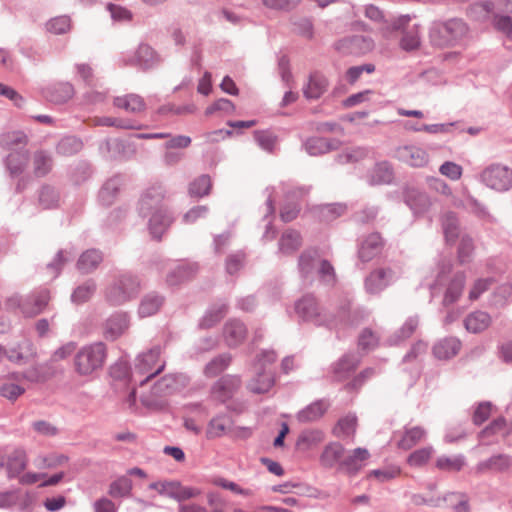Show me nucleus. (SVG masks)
<instances>
[{
    "label": "nucleus",
    "instance_id": "obj_1",
    "mask_svg": "<svg viewBox=\"0 0 512 512\" xmlns=\"http://www.w3.org/2000/svg\"><path fill=\"white\" fill-rule=\"evenodd\" d=\"M295 311L303 321L312 322L315 325H325L332 328L353 327L359 324L364 317V312L360 310L350 311V305L345 304L338 312L337 317H330L322 312L317 300L312 295H305L295 303Z\"/></svg>",
    "mask_w": 512,
    "mask_h": 512
},
{
    "label": "nucleus",
    "instance_id": "obj_2",
    "mask_svg": "<svg viewBox=\"0 0 512 512\" xmlns=\"http://www.w3.org/2000/svg\"><path fill=\"white\" fill-rule=\"evenodd\" d=\"M450 271L451 264L449 262L442 263L435 282L430 286L432 297H436L441 292L443 293L441 304L444 308H448L458 302L463 294L466 283L464 272H456L448 279L447 276Z\"/></svg>",
    "mask_w": 512,
    "mask_h": 512
},
{
    "label": "nucleus",
    "instance_id": "obj_3",
    "mask_svg": "<svg viewBox=\"0 0 512 512\" xmlns=\"http://www.w3.org/2000/svg\"><path fill=\"white\" fill-rule=\"evenodd\" d=\"M107 357V347L103 342H95L81 347L74 356V368L78 375L89 376L100 370Z\"/></svg>",
    "mask_w": 512,
    "mask_h": 512
},
{
    "label": "nucleus",
    "instance_id": "obj_4",
    "mask_svg": "<svg viewBox=\"0 0 512 512\" xmlns=\"http://www.w3.org/2000/svg\"><path fill=\"white\" fill-rule=\"evenodd\" d=\"M161 352V347L155 345L137 356L132 371V380L134 382H139L140 385H143L164 370L166 363L160 357Z\"/></svg>",
    "mask_w": 512,
    "mask_h": 512
},
{
    "label": "nucleus",
    "instance_id": "obj_5",
    "mask_svg": "<svg viewBox=\"0 0 512 512\" xmlns=\"http://www.w3.org/2000/svg\"><path fill=\"white\" fill-rule=\"evenodd\" d=\"M468 28L461 19L435 22L430 28L431 43L438 47L453 46L467 34Z\"/></svg>",
    "mask_w": 512,
    "mask_h": 512
},
{
    "label": "nucleus",
    "instance_id": "obj_6",
    "mask_svg": "<svg viewBox=\"0 0 512 512\" xmlns=\"http://www.w3.org/2000/svg\"><path fill=\"white\" fill-rule=\"evenodd\" d=\"M479 180L495 191H508L512 187V168L501 163H493L482 170Z\"/></svg>",
    "mask_w": 512,
    "mask_h": 512
},
{
    "label": "nucleus",
    "instance_id": "obj_7",
    "mask_svg": "<svg viewBox=\"0 0 512 512\" xmlns=\"http://www.w3.org/2000/svg\"><path fill=\"white\" fill-rule=\"evenodd\" d=\"M139 280L131 274L121 275L106 291V298L112 305H121L134 298L139 291Z\"/></svg>",
    "mask_w": 512,
    "mask_h": 512
},
{
    "label": "nucleus",
    "instance_id": "obj_8",
    "mask_svg": "<svg viewBox=\"0 0 512 512\" xmlns=\"http://www.w3.org/2000/svg\"><path fill=\"white\" fill-rule=\"evenodd\" d=\"M120 61L123 66L148 71L159 66L162 58L150 45L141 43L134 53H123Z\"/></svg>",
    "mask_w": 512,
    "mask_h": 512
},
{
    "label": "nucleus",
    "instance_id": "obj_9",
    "mask_svg": "<svg viewBox=\"0 0 512 512\" xmlns=\"http://www.w3.org/2000/svg\"><path fill=\"white\" fill-rule=\"evenodd\" d=\"M374 48L372 38L363 35L346 36L334 43V49L342 55L362 56Z\"/></svg>",
    "mask_w": 512,
    "mask_h": 512
},
{
    "label": "nucleus",
    "instance_id": "obj_10",
    "mask_svg": "<svg viewBox=\"0 0 512 512\" xmlns=\"http://www.w3.org/2000/svg\"><path fill=\"white\" fill-rule=\"evenodd\" d=\"M397 277L396 271L391 267L376 268L365 278V290L369 294L377 295L390 286Z\"/></svg>",
    "mask_w": 512,
    "mask_h": 512
},
{
    "label": "nucleus",
    "instance_id": "obj_11",
    "mask_svg": "<svg viewBox=\"0 0 512 512\" xmlns=\"http://www.w3.org/2000/svg\"><path fill=\"white\" fill-rule=\"evenodd\" d=\"M164 197L165 190L161 185H154L146 189L139 200V215L146 218L152 216L153 212L157 210L166 209L163 204Z\"/></svg>",
    "mask_w": 512,
    "mask_h": 512
},
{
    "label": "nucleus",
    "instance_id": "obj_12",
    "mask_svg": "<svg viewBox=\"0 0 512 512\" xmlns=\"http://www.w3.org/2000/svg\"><path fill=\"white\" fill-rule=\"evenodd\" d=\"M241 383V377L238 375H224L212 385L211 397L220 403H225L238 391Z\"/></svg>",
    "mask_w": 512,
    "mask_h": 512
},
{
    "label": "nucleus",
    "instance_id": "obj_13",
    "mask_svg": "<svg viewBox=\"0 0 512 512\" xmlns=\"http://www.w3.org/2000/svg\"><path fill=\"white\" fill-rule=\"evenodd\" d=\"M403 198L405 204L417 217L427 214L433 205L432 199L426 192L414 187L406 188Z\"/></svg>",
    "mask_w": 512,
    "mask_h": 512
},
{
    "label": "nucleus",
    "instance_id": "obj_14",
    "mask_svg": "<svg viewBox=\"0 0 512 512\" xmlns=\"http://www.w3.org/2000/svg\"><path fill=\"white\" fill-rule=\"evenodd\" d=\"M129 316L125 312H115L102 324V335L106 340L114 341L129 328Z\"/></svg>",
    "mask_w": 512,
    "mask_h": 512
},
{
    "label": "nucleus",
    "instance_id": "obj_15",
    "mask_svg": "<svg viewBox=\"0 0 512 512\" xmlns=\"http://www.w3.org/2000/svg\"><path fill=\"white\" fill-rule=\"evenodd\" d=\"M50 292L47 289H39L24 297L22 314L25 317H35L41 314L50 301Z\"/></svg>",
    "mask_w": 512,
    "mask_h": 512
},
{
    "label": "nucleus",
    "instance_id": "obj_16",
    "mask_svg": "<svg viewBox=\"0 0 512 512\" xmlns=\"http://www.w3.org/2000/svg\"><path fill=\"white\" fill-rule=\"evenodd\" d=\"M385 241L378 232L366 236L359 244L358 258L366 263L379 256L384 248Z\"/></svg>",
    "mask_w": 512,
    "mask_h": 512
},
{
    "label": "nucleus",
    "instance_id": "obj_17",
    "mask_svg": "<svg viewBox=\"0 0 512 512\" xmlns=\"http://www.w3.org/2000/svg\"><path fill=\"white\" fill-rule=\"evenodd\" d=\"M395 157L412 167H423L428 163L427 152L414 145H405L397 148Z\"/></svg>",
    "mask_w": 512,
    "mask_h": 512
},
{
    "label": "nucleus",
    "instance_id": "obj_18",
    "mask_svg": "<svg viewBox=\"0 0 512 512\" xmlns=\"http://www.w3.org/2000/svg\"><path fill=\"white\" fill-rule=\"evenodd\" d=\"M330 407V402L326 399L316 400L303 409H301L296 419L299 423H311L322 418Z\"/></svg>",
    "mask_w": 512,
    "mask_h": 512
},
{
    "label": "nucleus",
    "instance_id": "obj_19",
    "mask_svg": "<svg viewBox=\"0 0 512 512\" xmlns=\"http://www.w3.org/2000/svg\"><path fill=\"white\" fill-rule=\"evenodd\" d=\"M255 376L247 383V389L254 394L267 393L274 385V375L263 366L254 369Z\"/></svg>",
    "mask_w": 512,
    "mask_h": 512
},
{
    "label": "nucleus",
    "instance_id": "obj_20",
    "mask_svg": "<svg viewBox=\"0 0 512 512\" xmlns=\"http://www.w3.org/2000/svg\"><path fill=\"white\" fill-rule=\"evenodd\" d=\"M320 257L317 250L309 249L301 253L298 268L304 280L312 281L319 267Z\"/></svg>",
    "mask_w": 512,
    "mask_h": 512
},
{
    "label": "nucleus",
    "instance_id": "obj_21",
    "mask_svg": "<svg viewBox=\"0 0 512 512\" xmlns=\"http://www.w3.org/2000/svg\"><path fill=\"white\" fill-rule=\"evenodd\" d=\"M173 222V217L166 209L157 210L149 216L148 227L153 238L161 239L162 235Z\"/></svg>",
    "mask_w": 512,
    "mask_h": 512
},
{
    "label": "nucleus",
    "instance_id": "obj_22",
    "mask_svg": "<svg viewBox=\"0 0 512 512\" xmlns=\"http://www.w3.org/2000/svg\"><path fill=\"white\" fill-rule=\"evenodd\" d=\"M247 334L246 326L243 322L233 319L229 320L223 328V337L226 344L233 348L237 347L245 339Z\"/></svg>",
    "mask_w": 512,
    "mask_h": 512
},
{
    "label": "nucleus",
    "instance_id": "obj_23",
    "mask_svg": "<svg viewBox=\"0 0 512 512\" xmlns=\"http://www.w3.org/2000/svg\"><path fill=\"white\" fill-rule=\"evenodd\" d=\"M44 97L53 103H64L74 95V87L69 82H60L47 86L43 90Z\"/></svg>",
    "mask_w": 512,
    "mask_h": 512
},
{
    "label": "nucleus",
    "instance_id": "obj_24",
    "mask_svg": "<svg viewBox=\"0 0 512 512\" xmlns=\"http://www.w3.org/2000/svg\"><path fill=\"white\" fill-rule=\"evenodd\" d=\"M228 312V304L224 301H218L212 304L200 319L198 326L200 329H210L219 323Z\"/></svg>",
    "mask_w": 512,
    "mask_h": 512
},
{
    "label": "nucleus",
    "instance_id": "obj_25",
    "mask_svg": "<svg viewBox=\"0 0 512 512\" xmlns=\"http://www.w3.org/2000/svg\"><path fill=\"white\" fill-rule=\"evenodd\" d=\"M328 88L327 78L319 72L310 74L308 83L303 87V94L306 99H319Z\"/></svg>",
    "mask_w": 512,
    "mask_h": 512
},
{
    "label": "nucleus",
    "instance_id": "obj_26",
    "mask_svg": "<svg viewBox=\"0 0 512 512\" xmlns=\"http://www.w3.org/2000/svg\"><path fill=\"white\" fill-rule=\"evenodd\" d=\"M199 270V266L194 262H180L167 275L169 285H178L192 278Z\"/></svg>",
    "mask_w": 512,
    "mask_h": 512
},
{
    "label": "nucleus",
    "instance_id": "obj_27",
    "mask_svg": "<svg viewBox=\"0 0 512 512\" xmlns=\"http://www.w3.org/2000/svg\"><path fill=\"white\" fill-rule=\"evenodd\" d=\"M26 453L23 449H15L6 458L1 466L6 468L9 479L18 477L26 468Z\"/></svg>",
    "mask_w": 512,
    "mask_h": 512
},
{
    "label": "nucleus",
    "instance_id": "obj_28",
    "mask_svg": "<svg viewBox=\"0 0 512 512\" xmlns=\"http://www.w3.org/2000/svg\"><path fill=\"white\" fill-rule=\"evenodd\" d=\"M370 453L366 448H356L344 455L341 461V469L350 474H356L364 465V462L369 458Z\"/></svg>",
    "mask_w": 512,
    "mask_h": 512
},
{
    "label": "nucleus",
    "instance_id": "obj_29",
    "mask_svg": "<svg viewBox=\"0 0 512 512\" xmlns=\"http://www.w3.org/2000/svg\"><path fill=\"white\" fill-rule=\"evenodd\" d=\"M345 448L339 442H331L325 446L321 456L320 463L325 468H333L339 465L341 468V461L344 458Z\"/></svg>",
    "mask_w": 512,
    "mask_h": 512
},
{
    "label": "nucleus",
    "instance_id": "obj_30",
    "mask_svg": "<svg viewBox=\"0 0 512 512\" xmlns=\"http://www.w3.org/2000/svg\"><path fill=\"white\" fill-rule=\"evenodd\" d=\"M339 141L335 139H326L323 137H311L304 143L306 152L311 156H318L336 150Z\"/></svg>",
    "mask_w": 512,
    "mask_h": 512
},
{
    "label": "nucleus",
    "instance_id": "obj_31",
    "mask_svg": "<svg viewBox=\"0 0 512 512\" xmlns=\"http://www.w3.org/2000/svg\"><path fill=\"white\" fill-rule=\"evenodd\" d=\"M492 322L491 316L481 310L471 312L464 319V326L470 333H481L486 330Z\"/></svg>",
    "mask_w": 512,
    "mask_h": 512
},
{
    "label": "nucleus",
    "instance_id": "obj_32",
    "mask_svg": "<svg viewBox=\"0 0 512 512\" xmlns=\"http://www.w3.org/2000/svg\"><path fill=\"white\" fill-rule=\"evenodd\" d=\"M461 342L455 337H446L439 340L433 347V354L440 360H447L458 354Z\"/></svg>",
    "mask_w": 512,
    "mask_h": 512
},
{
    "label": "nucleus",
    "instance_id": "obj_33",
    "mask_svg": "<svg viewBox=\"0 0 512 512\" xmlns=\"http://www.w3.org/2000/svg\"><path fill=\"white\" fill-rule=\"evenodd\" d=\"M165 298L157 292H150L146 294L140 301L138 307V314L141 318L150 317L156 314L162 305Z\"/></svg>",
    "mask_w": 512,
    "mask_h": 512
},
{
    "label": "nucleus",
    "instance_id": "obj_34",
    "mask_svg": "<svg viewBox=\"0 0 512 512\" xmlns=\"http://www.w3.org/2000/svg\"><path fill=\"white\" fill-rule=\"evenodd\" d=\"M29 161V152L26 149L11 151L6 158V167L11 176L22 174Z\"/></svg>",
    "mask_w": 512,
    "mask_h": 512
},
{
    "label": "nucleus",
    "instance_id": "obj_35",
    "mask_svg": "<svg viewBox=\"0 0 512 512\" xmlns=\"http://www.w3.org/2000/svg\"><path fill=\"white\" fill-rule=\"evenodd\" d=\"M302 244V238L298 231L288 229L281 235L278 243V251L284 255H291L296 252Z\"/></svg>",
    "mask_w": 512,
    "mask_h": 512
},
{
    "label": "nucleus",
    "instance_id": "obj_36",
    "mask_svg": "<svg viewBox=\"0 0 512 512\" xmlns=\"http://www.w3.org/2000/svg\"><path fill=\"white\" fill-rule=\"evenodd\" d=\"M442 230L448 243H455L460 235L459 219L456 213L447 211L441 216Z\"/></svg>",
    "mask_w": 512,
    "mask_h": 512
},
{
    "label": "nucleus",
    "instance_id": "obj_37",
    "mask_svg": "<svg viewBox=\"0 0 512 512\" xmlns=\"http://www.w3.org/2000/svg\"><path fill=\"white\" fill-rule=\"evenodd\" d=\"M113 104L115 107L124 109L130 113H140L146 108L144 99L137 94H128L121 97H115Z\"/></svg>",
    "mask_w": 512,
    "mask_h": 512
},
{
    "label": "nucleus",
    "instance_id": "obj_38",
    "mask_svg": "<svg viewBox=\"0 0 512 512\" xmlns=\"http://www.w3.org/2000/svg\"><path fill=\"white\" fill-rule=\"evenodd\" d=\"M102 253L97 249H89L83 252L77 262V269L84 274L95 270L102 262Z\"/></svg>",
    "mask_w": 512,
    "mask_h": 512
},
{
    "label": "nucleus",
    "instance_id": "obj_39",
    "mask_svg": "<svg viewBox=\"0 0 512 512\" xmlns=\"http://www.w3.org/2000/svg\"><path fill=\"white\" fill-rule=\"evenodd\" d=\"M359 359L354 354H346L332 366L335 380H343L356 368Z\"/></svg>",
    "mask_w": 512,
    "mask_h": 512
},
{
    "label": "nucleus",
    "instance_id": "obj_40",
    "mask_svg": "<svg viewBox=\"0 0 512 512\" xmlns=\"http://www.w3.org/2000/svg\"><path fill=\"white\" fill-rule=\"evenodd\" d=\"M28 137L23 131H11L0 136V145L11 151L25 149Z\"/></svg>",
    "mask_w": 512,
    "mask_h": 512
},
{
    "label": "nucleus",
    "instance_id": "obj_41",
    "mask_svg": "<svg viewBox=\"0 0 512 512\" xmlns=\"http://www.w3.org/2000/svg\"><path fill=\"white\" fill-rule=\"evenodd\" d=\"M511 465V458L505 454L493 455L487 460L481 461L477 465V471L480 473L486 471H505Z\"/></svg>",
    "mask_w": 512,
    "mask_h": 512
},
{
    "label": "nucleus",
    "instance_id": "obj_42",
    "mask_svg": "<svg viewBox=\"0 0 512 512\" xmlns=\"http://www.w3.org/2000/svg\"><path fill=\"white\" fill-rule=\"evenodd\" d=\"M232 356L230 353H222L210 360L204 368L205 376L213 378L224 372L231 364Z\"/></svg>",
    "mask_w": 512,
    "mask_h": 512
},
{
    "label": "nucleus",
    "instance_id": "obj_43",
    "mask_svg": "<svg viewBox=\"0 0 512 512\" xmlns=\"http://www.w3.org/2000/svg\"><path fill=\"white\" fill-rule=\"evenodd\" d=\"M121 179L113 177L107 180L99 191V200L105 206H110L119 192Z\"/></svg>",
    "mask_w": 512,
    "mask_h": 512
},
{
    "label": "nucleus",
    "instance_id": "obj_44",
    "mask_svg": "<svg viewBox=\"0 0 512 512\" xmlns=\"http://www.w3.org/2000/svg\"><path fill=\"white\" fill-rule=\"evenodd\" d=\"M96 287V283L92 279H88L83 284L77 286L71 294L72 303L79 305L89 301L94 295Z\"/></svg>",
    "mask_w": 512,
    "mask_h": 512
},
{
    "label": "nucleus",
    "instance_id": "obj_45",
    "mask_svg": "<svg viewBox=\"0 0 512 512\" xmlns=\"http://www.w3.org/2000/svg\"><path fill=\"white\" fill-rule=\"evenodd\" d=\"M357 426V417L354 414H348L340 418L333 429V434L338 438H346L355 434Z\"/></svg>",
    "mask_w": 512,
    "mask_h": 512
},
{
    "label": "nucleus",
    "instance_id": "obj_46",
    "mask_svg": "<svg viewBox=\"0 0 512 512\" xmlns=\"http://www.w3.org/2000/svg\"><path fill=\"white\" fill-rule=\"evenodd\" d=\"M33 355V345L30 341L24 340L16 347L6 349L5 357L15 363H21Z\"/></svg>",
    "mask_w": 512,
    "mask_h": 512
},
{
    "label": "nucleus",
    "instance_id": "obj_47",
    "mask_svg": "<svg viewBox=\"0 0 512 512\" xmlns=\"http://www.w3.org/2000/svg\"><path fill=\"white\" fill-rule=\"evenodd\" d=\"M324 440V433L320 429H306L303 430L296 442V445L300 449H309L321 443Z\"/></svg>",
    "mask_w": 512,
    "mask_h": 512
},
{
    "label": "nucleus",
    "instance_id": "obj_48",
    "mask_svg": "<svg viewBox=\"0 0 512 512\" xmlns=\"http://www.w3.org/2000/svg\"><path fill=\"white\" fill-rule=\"evenodd\" d=\"M419 319L417 316L409 317L402 327L389 339L390 345H397L401 341L409 338L417 329Z\"/></svg>",
    "mask_w": 512,
    "mask_h": 512
},
{
    "label": "nucleus",
    "instance_id": "obj_49",
    "mask_svg": "<svg viewBox=\"0 0 512 512\" xmlns=\"http://www.w3.org/2000/svg\"><path fill=\"white\" fill-rule=\"evenodd\" d=\"M212 182L209 175L203 174L194 179L188 188L191 197H204L210 193Z\"/></svg>",
    "mask_w": 512,
    "mask_h": 512
},
{
    "label": "nucleus",
    "instance_id": "obj_50",
    "mask_svg": "<svg viewBox=\"0 0 512 512\" xmlns=\"http://www.w3.org/2000/svg\"><path fill=\"white\" fill-rule=\"evenodd\" d=\"M425 436V430L422 427L416 426L406 429L402 438L398 441V447L404 450H409L415 446Z\"/></svg>",
    "mask_w": 512,
    "mask_h": 512
},
{
    "label": "nucleus",
    "instance_id": "obj_51",
    "mask_svg": "<svg viewBox=\"0 0 512 512\" xmlns=\"http://www.w3.org/2000/svg\"><path fill=\"white\" fill-rule=\"evenodd\" d=\"M83 147L82 141L75 136H67L62 138L57 146L56 151L63 156H71L78 153Z\"/></svg>",
    "mask_w": 512,
    "mask_h": 512
},
{
    "label": "nucleus",
    "instance_id": "obj_52",
    "mask_svg": "<svg viewBox=\"0 0 512 512\" xmlns=\"http://www.w3.org/2000/svg\"><path fill=\"white\" fill-rule=\"evenodd\" d=\"M393 179V170L391 165L386 162H380L375 165L371 174V181L374 184H387Z\"/></svg>",
    "mask_w": 512,
    "mask_h": 512
},
{
    "label": "nucleus",
    "instance_id": "obj_53",
    "mask_svg": "<svg viewBox=\"0 0 512 512\" xmlns=\"http://www.w3.org/2000/svg\"><path fill=\"white\" fill-rule=\"evenodd\" d=\"M368 154L369 150L365 147H351L338 154L336 161L339 164L355 163L366 158Z\"/></svg>",
    "mask_w": 512,
    "mask_h": 512
},
{
    "label": "nucleus",
    "instance_id": "obj_54",
    "mask_svg": "<svg viewBox=\"0 0 512 512\" xmlns=\"http://www.w3.org/2000/svg\"><path fill=\"white\" fill-rule=\"evenodd\" d=\"M228 422L229 420L225 416L219 415L213 417L207 425V439H215L222 437L227 431Z\"/></svg>",
    "mask_w": 512,
    "mask_h": 512
},
{
    "label": "nucleus",
    "instance_id": "obj_55",
    "mask_svg": "<svg viewBox=\"0 0 512 512\" xmlns=\"http://www.w3.org/2000/svg\"><path fill=\"white\" fill-rule=\"evenodd\" d=\"M132 481L127 476H121L110 484L109 495L113 498H123L130 495Z\"/></svg>",
    "mask_w": 512,
    "mask_h": 512
},
{
    "label": "nucleus",
    "instance_id": "obj_56",
    "mask_svg": "<svg viewBox=\"0 0 512 512\" xmlns=\"http://www.w3.org/2000/svg\"><path fill=\"white\" fill-rule=\"evenodd\" d=\"M266 192L268 193V197L266 200L267 212L264 216V220L267 221V223L265 225V232L262 236V239L265 241H269V240L274 239L276 236V230L274 229V227L272 225V220L269 218L271 215L274 214V210H275L274 205H273V198H272V193L274 192V189L267 188Z\"/></svg>",
    "mask_w": 512,
    "mask_h": 512
},
{
    "label": "nucleus",
    "instance_id": "obj_57",
    "mask_svg": "<svg viewBox=\"0 0 512 512\" xmlns=\"http://www.w3.org/2000/svg\"><path fill=\"white\" fill-rule=\"evenodd\" d=\"M34 173L37 177H43L52 168V158L45 151H37L33 157Z\"/></svg>",
    "mask_w": 512,
    "mask_h": 512
},
{
    "label": "nucleus",
    "instance_id": "obj_58",
    "mask_svg": "<svg viewBox=\"0 0 512 512\" xmlns=\"http://www.w3.org/2000/svg\"><path fill=\"white\" fill-rule=\"evenodd\" d=\"M420 46V36L417 25L408 27L403 32V36L400 40V47L405 51H413Z\"/></svg>",
    "mask_w": 512,
    "mask_h": 512
},
{
    "label": "nucleus",
    "instance_id": "obj_59",
    "mask_svg": "<svg viewBox=\"0 0 512 512\" xmlns=\"http://www.w3.org/2000/svg\"><path fill=\"white\" fill-rule=\"evenodd\" d=\"M465 459L462 455L454 457L441 456L436 461V467L440 470L457 472L464 466Z\"/></svg>",
    "mask_w": 512,
    "mask_h": 512
},
{
    "label": "nucleus",
    "instance_id": "obj_60",
    "mask_svg": "<svg viewBox=\"0 0 512 512\" xmlns=\"http://www.w3.org/2000/svg\"><path fill=\"white\" fill-rule=\"evenodd\" d=\"M254 139L261 149L269 153L273 152L277 142V137L273 133L265 130L255 131Z\"/></svg>",
    "mask_w": 512,
    "mask_h": 512
},
{
    "label": "nucleus",
    "instance_id": "obj_61",
    "mask_svg": "<svg viewBox=\"0 0 512 512\" xmlns=\"http://www.w3.org/2000/svg\"><path fill=\"white\" fill-rule=\"evenodd\" d=\"M463 206L469 212L475 214L477 217L482 219L490 218V214L486 206L478 201L472 195H467L463 200Z\"/></svg>",
    "mask_w": 512,
    "mask_h": 512
},
{
    "label": "nucleus",
    "instance_id": "obj_62",
    "mask_svg": "<svg viewBox=\"0 0 512 512\" xmlns=\"http://www.w3.org/2000/svg\"><path fill=\"white\" fill-rule=\"evenodd\" d=\"M177 388V378L174 375H166L159 379L153 386V393L161 396L171 393Z\"/></svg>",
    "mask_w": 512,
    "mask_h": 512
},
{
    "label": "nucleus",
    "instance_id": "obj_63",
    "mask_svg": "<svg viewBox=\"0 0 512 512\" xmlns=\"http://www.w3.org/2000/svg\"><path fill=\"white\" fill-rule=\"evenodd\" d=\"M59 201L58 192L51 186H43L39 191V203L44 209L53 208Z\"/></svg>",
    "mask_w": 512,
    "mask_h": 512
},
{
    "label": "nucleus",
    "instance_id": "obj_64",
    "mask_svg": "<svg viewBox=\"0 0 512 512\" xmlns=\"http://www.w3.org/2000/svg\"><path fill=\"white\" fill-rule=\"evenodd\" d=\"M512 297V285L510 283H504L497 287L494 291L491 299V304L496 307L504 306L507 301Z\"/></svg>",
    "mask_w": 512,
    "mask_h": 512
}]
</instances>
